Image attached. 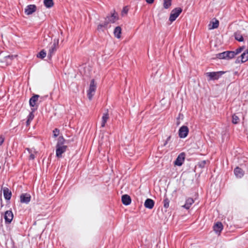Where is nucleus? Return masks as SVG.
<instances>
[{
    "instance_id": "nucleus-27",
    "label": "nucleus",
    "mask_w": 248,
    "mask_h": 248,
    "mask_svg": "<svg viewBox=\"0 0 248 248\" xmlns=\"http://www.w3.org/2000/svg\"><path fill=\"white\" fill-rule=\"evenodd\" d=\"M171 5V0H164L163 7L165 9L169 8Z\"/></svg>"
},
{
    "instance_id": "nucleus-31",
    "label": "nucleus",
    "mask_w": 248,
    "mask_h": 248,
    "mask_svg": "<svg viewBox=\"0 0 248 248\" xmlns=\"http://www.w3.org/2000/svg\"><path fill=\"white\" fill-rule=\"evenodd\" d=\"M16 55H8L4 57V59L6 60V62L7 63H9L11 62V60L14 58L16 57Z\"/></svg>"
},
{
    "instance_id": "nucleus-13",
    "label": "nucleus",
    "mask_w": 248,
    "mask_h": 248,
    "mask_svg": "<svg viewBox=\"0 0 248 248\" xmlns=\"http://www.w3.org/2000/svg\"><path fill=\"white\" fill-rule=\"evenodd\" d=\"M31 195L29 194H22L20 196V202L22 203H28L31 201Z\"/></svg>"
},
{
    "instance_id": "nucleus-37",
    "label": "nucleus",
    "mask_w": 248,
    "mask_h": 248,
    "mask_svg": "<svg viewBox=\"0 0 248 248\" xmlns=\"http://www.w3.org/2000/svg\"><path fill=\"white\" fill-rule=\"evenodd\" d=\"M128 11V8L125 6L124 7L122 11V15L124 16V15H126Z\"/></svg>"
},
{
    "instance_id": "nucleus-22",
    "label": "nucleus",
    "mask_w": 248,
    "mask_h": 248,
    "mask_svg": "<svg viewBox=\"0 0 248 248\" xmlns=\"http://www.w3.org/2000/svg\"><path fill=\"white\" fill-rule=\"evenodd\" d=\"M121 33H122V29L120 26L116 27L114 31V36L117 38H120L121 37Z\"/></svg>"
},
{
    "instance_id": "nucleus-21",
    "label": "nucleus",
    "mask_w": 248,
    "mask_h": 248,
    "mask_svg": "<svg viewBox=\"0 0 248 248\" xmlns=\"http://www.w3.org/2000/svg\"><path fill=\"white\" fill-rule=\"evenodd\" d=\"M194 202V201L193 199L190 198H188L186 202V203L182 207L186 209H188Z\"/></svg>"
},
{
    "instance_id": "nucleus-29",
    "label": "nucleus",
    "mask_w": 248,
    "mask_h": 248,
    "mask_svg": "<svg viewBox=\"0 0 248 248\" xmlns=\"http://www.w3.org/2000/svg\"><path fill=\"white\" fill-rule=\"evenodd\" d=\"M239 118L236 114H233L232 116V123L234 124H237L239 123Z\"/></svg>"
},
{
    "instance_id": "nucleus-15",
    "label": "nucleus",
    "mask_w": 248,
    "mask_h": 248,
    "mask_svg": "<svg viewBox=\"0 0 248 248\" xmlns=\"http://www.w3.org/2000/svg\"><path fill=\"white\" fill-rule=\"evenodd\" d=\"M154 201L151 199H147L145 202L144 206L146 208L148 209H152L154 206Z\"/></svg>"
},
{
    "instance_id": "nucleus-12",
    "label": "nucleus",
    "mask_w": 248,
    "mask_h": 248,
    "mask_svg": "<svg viewBox=\"0 0 248 248\" xmlns=\"http://www.w3.org/2000/svg\"><path fill=\"white\" fill-rule=\"evenodd\" d=\"M13 214L11 211H7L4 214V219L5 222L10 223L13 218Z\"/></svg>"
},
{
    "instance_id": "nucleus-40",
    "label": "nucleus",
    "mask_w": 248,
    "mask_h": 248,
    "mask_svg": "<svg viewBox=\"0 0 248 248\" xmlns=\"http://www.w3.org/2000/svg\"><path fill=\"white\" fill-rule=\"evenodd\" d=\"M4 140V137L2 136H0V145H1L3 143Z\"/></svg>"
},
{
    "instance_id": "nucleus-9",
    "label": "nucleus",
    "mask_w": 248,
    "mask_h": 248,
    "mask_svg": "<svg viewBox=\"0 0 248 248\" xmlns=\"http://www.w3.org/2000/svg\"><path fill=\"white\" fill-rule=\"evenodd\" d=\"M36 9L37 7L35 5H29L25 9V13L27 15H30L35 12L36 10Z\"/></svg>"
},
{
    "instance_id": "nucleus-30",
    "label": "nucleus",
    "mask_w": 248,
    "mask_h": 248,
    "mask_svg": "<svg viewBox=\"0 0 248 248\" xmlns=\"http://www.w3.org/2000/svg\"><path fill=\"white\" fill-rule=\"evenodd\" d=\"M27 150L29 152V153L30 154L29 159H32V160L34 159L35 158L34 153H36V152L35 151H32V150L31 149H30L29 148H27Z\"/></svg>"
},
{
    "instance_id": "nucleus-33",
    "label": "nucleus",
    "mask_w": 248,
    "mask_h": 248,
    "mask_svg": "<svg viewBox=\"0 0 248 248\" xmlns=\"http://www.w3.org/2000/svg\"><path fill=\"white\" fill-rule=\"evenodd\" d=\"M219 25V22L217 20H216L215 22H212V27H209V29H214L218 28Z\"/></svg>"
},
{
    "instance_id": "nucleus-1",
    "label": "nucleus",
    "mask_w": 248,
    "mask_h": 248,
    "mask_svg": "<svg viewBox=\"0 0 248 248\" xmlns=\"http://www.w3.org/2000/svg\"><path fill=\"white\" fill-rule=\"evenodd\" d=\"M96 89V84L95 83L94 79L91 80L89 89L88 91V97L90 100L92 99L93 96L95 91Z\"/></svg>"
},
{
    "instance_id": "nucleus-45",
    "label": "nucleus",
    "mask_w": 248,
    "mask_h": 248,
    "mask_svg": "<svg viewBox=\"0 0 248 248\" xmlns=\"http://www.w3.org/2000/svg\"><path fill=\"white\" fill-rule=\"evenodd\" d=\"M180 117H181V115H180V114H179V117H178V119H180Z\"/></svg>"
},
{
    "instance_id": "nucleus-42",
    "label": "nucleus",
    "mask_w": 248,
    "mask_h": 248,
    "mask_svg": "<svg viewBox=\"0 0 248 248\" xmlns=\"http://www.w3.org/2000/svg\"><path fill=\"white\" fill-rule=\"evenodd\" d=\"M31 121H29V120H27V122H26V123H27V125H29L30 124V122Z\"/></svg>"
},
{
    "instance_id": "nucleus-19",
    "label": "nucleus",
    "mask_w": 248,
    "mask_h": 248,
    "mask_svg": "<svg viewBox=\"0 0 248 248\" xmlns=\"http://www.w3.org/2000/svg\"><path fill=\"white\" fill-rule=\"evenodd\" d=\"M3 195L6 200H9L11 198L12 193L8 188L4 187L3 188Z\"/></svg>"
},
{
    "instance_id": "nucleus-2",
    "label": "nucleus",
    "mask_w": 248,
    "mask_h": 248,
    "mask_svg": "<svg viewBox=\"0 0 248 248\" xmlns=\"http://www.w3.org/2000/svg\"><path fill=\"white\" fill-rule=\"evenodd\" d=\"M182 12V9L180 7H177L173 9L170 13L169 20L171 22L174 21L180 15Z\"/></svg>"
},
{
    "instance_id": "nucleus-5",
    "label": "nucleus",
    "mask_w": 248,
    "mask_h": 248,
    "mask_svg": "<svg viewBox=\"0 0 248 248\" xmlns=\"http://www.w3.org/2000/svg\"><path fill=\"white\" fill-rule=\"evenodd\" d=\"M224 73L222 71L208 72L206 73V75L209 78V80H216L217 79Z\"/></svg>"
},
{
    "instance_id": "nucleus-4",
    "label": "nucleus",
    "mask_w": 248,
    "mask_h": 248,
    "mask_svg": "<svg viewBox=\"0 0 248 248\" xmlns=\"http://www.w3.org/2000/svg\"><path fill=\"white\" fill-rule=\"evenodd\" d=\"M118 19V14L114 11L113 13H111L110 16H108L105 18V22L108 24L113 23Z\"/></svg>"
},
{
    "instance_id": "nucleus-34",
    "label": "nucleus",
    "mask_w": 248,
    "mask_h": 248,
    "mask_svg": "<svg viewBox=\"0 0 248 248\" xmlns=\"http://www.w3.org/2000/svg\"><path fill=\"white\" fill-rule=\"evenodd\" d=\"M170 201L168 198L165 197L163 200L164 207L167 208L169 206Z\"/></svg>"
},
{
    "instance_id": "nucleus-46",
    "label": "nucleus",
    "mask_w": 248,
    "mask_h": 248,
    "mask_svg": "<svg viewBox=\"0 0 248 248\" xmlns=\"http://www.w3.org/2000/svg\"><path fill=\"white\" fill-rule=\"evenodd\" d=\"M179 123H180V122H177V125L179 124Z\"/></svg>"
},
{
    "instance_id": "nucleus-6",
    "label": "nucleus",
    "mask_w": 248,
    "mask_h": 248,
    "mask_svg": "<svg viewBox=\"0 0 248 248\" xmlns=\"http://www.w3.org/2000/svg\"><path fill=\"white\" fill-rule=\"evenodd\" d=\"M189 132V129L186 126H182L179 130V136L181 138H186Z\"/></svg>"
},
{
    "instance_id": "nucleus-24",
    "label": "nucleus",
    "mask_w": 248,
    "mask_h": 248,
    "mask_svg": "<svg viewBox=\"0 0 248 248\" xmlns=\"http://www.w3.org/2000/svg\"><path fill=\"white\" fill-rule=\"evenodd\" d=\"M44 4L46 8H50L53 6L54 2L53 0H44Z\"/></svg>"
},
{
    "instance_id": "nucleus-18",
    "label": "nucleus",
    "mask_w": 248,
    "mask_h": 248,
    "mask_svg": "<svg viewBox=\"0 0 248 248\" xmlns=\"http://www.w3.org/2000/svg\"><path fill=\"white\" fill-rule=\"evenodd\" d=\"M109 119V115L108 113V110H107V112L103 114L102 118V122H101V127H104L105 126V124L108 119Z\"/></svg>"
},
{
    "instance_id": "nucleus-32",
    "label": "nucleus",
    "mask_w": 248,
    "mask_h": 248,
    "mask_svg": "<svg viewBox=\"0 0 248 248\" xmlns=\"http://www.w3.org/2000/svg\"><path fill=\"white\" fill-rule=\"evenodd\" d=\"M38 58H44L46 56V52L44 50H42L37 55Z\"/></svg>"
},
{
    "instance_id": "nucleus-7",
    "label": "nucleus",
    "mask_w": 248,
    "mask_h": 248,
    "mask_svg": "<svg viewBox=\"0 0 248 248\" xmlns=\"http://www.w3.org/2000/svg\"><path fill=\"white\" fill-rule=\"evenodd\" d=\"M58 44L59 39L55 40L48 53V57L49 59L51 58L54 52L56 50V46L58 45Z\"/></svg>"
},
{
    "instance_id": "nucleus-39",
    "label": "nucleus",
    "mask_w": 248,
    "mask_h": 248,
    "mask_svg": "<svg viewBox=\"0 0 248 248\" xmlns=\"http://www.w3.org/2000/svg\"><path fill=\"white\" fill-rule=\"evenodd\" d=\"M33 111L34 110H33L31 112L28 116V120H29V121H32L34 118V114H33Z\"/></svg>"
},
{
    "instance_id": "nucleus-36",
    "label": "nucleus",
    "mask_w": 248,
    "mask_h": 248,
    "mask_svg": "<svg viewBox=\"0 0 248 248\" xmlns=\"http://www.w3.org/2000/svg\"><path fill=\"white\" fill-rule=\"evenodd\" d=\"M206 163L207 161L206 160L202 161L201 162H199V166L200 168H204Z\"/></svg>"
},
{
    "instance_id": "nucleus-41",
    "label": "nucleus",
    "mask_w": 248,
    "mask_h": 248,
    "mask_svg": "<svg viewBox=\"0 0 248 248\" xmlns=\"http://www.w3.org/2000/svg\"><path fill=\"white\" fill-rule=\"evenodd\" d=\"M155 0H145L146 2L149 4H152L154 2Z\"/></svg>"
},
{
    "instance_id": "nucleus-43",
    "label": "nucleus",
    "mask_w": 248,
    "mask_h": 248,
    "mask_svg": "<svg viewBox=\"0 0 248 248\" xmlns=\"http://www.w3.org/2000/svg\"><path fill=\"white\" fill-rule=\"evenodd\" d=\"M168 141H167L166 140V141L165 142L164 144V146H166L167 145V144L168 143Z\"/></svg>"
},
{
    "instance_id": "nucleus-16",
    "label": "nucleus",
    "mask_w": 248,
    "mask_h": 248,
    "mask_svg": "<svg viewBox=\"0 0 248 248\" xmlns=\"http://www.w3.org/2000/svg\"><path fill=\"white\" fill-rule=\"evenodd\" d=\"M222 229L223 225L220 222H217L214 226V230L217 233H220Z\"/></svg>"
},
{
    "instance_id": "nucleus-8",
    "label": "nucleus",
    "mask_w": 248,
    "mask_h": 248,
    "mask_svg": "<svg viewBox=\"0 0 248 248\" xmlns=\"http://www.w3.org/2000/svg\"><path fill=\"white\" fill-rule=\"evenodd\" d=\"M67 149V146H56V156L58 158L62 157V154L64 153Z\"/></svg>"
},
{
    "instance_id": "nucleus-44",
    "label": "nucleus",
    "mask_w": 248,
    "mask_h": 248,
    "mask_svg": "<svg viewBox=\"0 0 248 248\" xmlns=\"http://www.w3.org/2000/svg\"><path fill=\"white\" fill-rule=\"evenodd\" d=\"M170 138H171V137H170V136H169V137L167 138V140L169 141V140H170Z\"/></svg>"
},
{
    "instance_id": "nucleus-11",
    "label": "nucleus",
    "mask_w": 248,
    "mask_h": 248,
    "mask_svg": "<svg viewBox=\"0 0 248 248\" xmlns=\"http://www.w3.org/2000/svg\"><path fill=\"white\" fill-rule=\"evenodd\" d=\"M185 154L184 153H181L176 158V160L174 162V164L175 165L180 166L183 163V162L185 160Z\"/></svg>"
},
{
    "instance_id": "nucleus-26",
    "label": "nucleus",
    "mask_w": 248,
    "mask_h": 248,
    "mask_svg": "<svg viewBox=\"0 0 248 248\" xmlns=\"http://www.w3.org/2000/svg\"><path fill=\"white\" fill-rule=\"evenodd\" d=\"M234 37L235 39L239 42H242L244 40L242 35L239 31H237L234 33Z\"/></svg>"
},
{
    "instance_id": "nucleus-10",
    "label": "nucleus",
    "mask_w": 248,
    "mask_h": 248,
    "mask_svg": "<svg viewBox=\"0 0 248 248\" xmlns=\"http://www.w3.org/2000/svg\"><path fill=\"white\" fill-rule=\"evenodd\" d=\"M248 60V51L244 52L240 57L237 58L236 63L244 62Z\"/></svg>"
},
{
    "instance_id": "nucleus-23",
    "label": "nucleus",
    "mask_w": 248,
    "mask_h": 248,
    "mask_svg": "<svg viewBox=\"0 0 248 248\" xmlns=\"http://www.w3.org/2000/svg\"><path fill=\"white\" fill-rule=\"evenodd\" d=\"M108 25V24L105 21L104 23L99 24L98 25L97 30L98 31H104L105 29H107Z\"/></svg>"
},
{
    "instance_id": "nucleus-38",
    "label": "nucleus",
    "mask_w": 248,
    "mask_h": 248,
    "mask_svg": "<svg viewBox=\"0 0 248 248\" xmlns=\"http://www.w3.org/2000/svg\"><path fill=\"white\" fill-rule=\"evenodd\" d=\"M53 136L54 137H56L59 134V130L58 128H55L53 131Z\"/></svg>"
},
{
    "instance_id": "nucleus-28",
    "label": "nucleus",
    "mask_w": 248,
    "mask_h": 248,
    "mask_svg": "<svg viewBox=\"0 0 248 248\" xmlns=\"http://www.w3.org/2000/svg\"><path fill=\"white\" fill-rule=\"evenodd\" d=\"M65 142V140L62 136H60L58 138V142L56 146H63V144Z\"/></svg>"
},
{
    "instance_id": "nucleus-14",
    "label": "nucleus",
    "mask_w": 248,
    "mask_h": 248,
    "mask_svg": "<svg viewBox=\"0 0 248 248\" xmlns=\"http://www.w3.org/2000/svg\"><path fill=\"white\" fill-rule=\"evenodd\" d=\"M122 202L124 204L128 205L130 204L131 199L129 195L125 194L123 195L122 197Z\"/></svg>"
},
{
    "instance_id": "nucleus-25",
    "label": "nucleus",
    "mask_w": 248,
    "mask_h": 248,
    "mask_svg": "<svg viewBox=\"0 0 248 248\" xmlns=\"http://www.w3.org/2000/svg\"><path fill=\"white\" fill-rule=\"evenodd\" d=\"M52 38L47 35V37L45 38L42 43L43 46H45L51 43Z\"/></svg>"
},
{
    "instance_id": "nucleus-17",
    "label": "nucleus",
    "mask_w": 248,
    "mask_h": 248,
    "mask_svg": "<svg viewBox=\"0 0 248 248\" xmlns=\"http://www.w3.org/2000/svg\"><path fill=\"white\" fill-rule=\"evenodd\" d=\"M235 176L238 178H241L244 174V171L240 168L236 167L234 170Z\"/></svg>"
},
{
    "instance_id": "nucleus-35",
    "label": "nucleus",
    "mask_w": 248,
    "mask_h": 248,
    "mask_svg": "<svg viewBox=\"0 0 248 248\" xmlns=\"http://www.w3.org/2000/svg\"><path fill=\"white\" fill-rule=\"evenodd\" d=\"M244 49V46H241L236 49L235 51H233L234 53V56L241 52V51Z\"/></svg>"
},
{
    "instance_id": "nucleus-3",
    "label": "nucleus",
    "mask_w": 248,
    "mask_h": 248,
    "mask_svg": "<svg viewBox=\"0 0 248 248\" xmlns=\"http://www.w3.org/2000/svg\"><path fill=\"white\" fill-rule=\"evenodd\" d=\"M234 57V51H227L217 54V57L218 59H231Z\"/></svg>"
},
{
    "instance_id": "nucleus-20",
    "label": "nucleus",
    "mask_w": 248,
    "mask_h": 248,
    "mask_svg": "<svg viewBox=\"0 0 248 248\" xmlns=\"http://www.w3.org/2000/svg\"><path fill=\"white\" fill-rule=\"evenodd\" d=\"M39 95H34L30 99V105L31 107H34L36 105L37 101L38 100Z\"/></svg>"
}]
</instances>
